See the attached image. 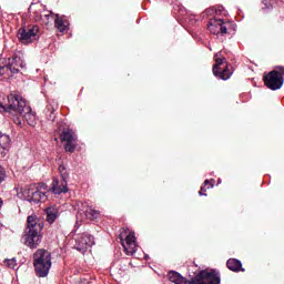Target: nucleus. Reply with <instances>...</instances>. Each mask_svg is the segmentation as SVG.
<instances>
[{
  "instance_id": "9d476101",
  "label": "nucleus",
  "mask_w": 284,
  "mask_h": 284,
  "mask_svg": "<svg viewBox=\"0 0 284 284\" xmlns=\"http://www.w3.org/2000/svg\"><path fill=\"white\" fill-rule=\"evenodd\" d=\"M26 62H23V55L21 53H18L14 55V58L9 59V63L6 67H0V72L3 74V72H12V74H17L19 72V68H24Z\"/></svg>"
},
{
  "instance_id": "5701e85b",
  "label": "nucleus",
  "mask_w": 284,
  "mask_h": 284,
  "mask_svg": "<svg viewBox=\"0 0 284 284\" xmlns=\"http://www.w3.org/2000/svg\"><path fill=\"white\" fill-rule=\"evenodd\" d=\"M204 187H206V190H212V187H214V180H205Z\"/></svg>"
},
{
  "instance_id": "f257e3e1",
  "label": "nucleus",
  "mask_w": 284,
  "mask_h": 284,
  "mask_svg": "<svg viewBox=\"0 0 284 284\" xmlns=\"http://www.w3.org/2000/svg\"><path fill=\"white\" fill-rule=\"evenodd\" d=\"M12 114V116H23L29 125H34L36 116L32 114V109L26 104L23 98L11 93L8 95V103H0V114Z\"/></svg>"
},
{
  "instance_id": "393cba45",
  "label": "nucleus",
  "mask_w": 284,
  "mask_h": 284,
  "mask_svg": "<svg viewBox=\"0 0 284 284\" xmlns=\"http://www.w3.org/2000/svg\"><path fill=\"white\" fill-rule=\"evenodd\" d=\"M206 186H201L199 194L200 196H207V194H205V192L207 191V189H205Z\"/></svg>"
},
{
  "instance_id": "cd10ccee",
  "label": "nucleus",
  "mask_w": 284,
  "mask_h": 284,
  "mask_svg": "<svg viewBox=\"0 0 284 284\" xmlns=\"http://www.w3.org/2000/svg\"><path fill=\"white\" fill-rule=\"evenodd\" d=\"M44 19H47V21H50V19H52L51 13H49V14H44Z\"/></svg>"
},
{
  "instance_id": "f8f14e48",
  "label": "nucleus",
  "mask_w": 284,
  "mask_h": 284,
  "mask_svg": "<svg viewBox=\"0 0 284 284\" xmlns=\"http://www.w3.org/2000/svg\"><path fill=\"white\" fill-rule=\"evenodd\" d=\"M75 241H77V245H78L77 250L79 252H85V250H88V247H92V245H94V236H92L88 233H83Z\"/></svg>"
},
{
  "instance_id": "a211bd4d",
  "label": "nucleus",
  "mask_w": 284,
  "mask_h": 284,
  "mask_svg": "<svg viewBox=\"0 0 284 284\" xmlns=\"http://www.w3.org/2000/svg\"><path fill=\"white\" fill-rule=\"evenodd\" d=\"M168 278L171 283L175 284H186L190 283L185 277H183L179 272L176 271H170L168 274Z\"/></svg>"
},
{
  "instance_id": "bb28decb",
  "label": "nucleus",
  "mask_w": 284,
  "mask_h": 284,
  "mask_svg": "<svg viewBox=\"0 0 284 284\" xmlns=\"http://www.w3.org/2000/svg\"><path fill=\"white\" fill-rule=\"evenodd\" d=\"M17 118L14 119V123H17V125H21V120L19 119V115H16Z\"/></svg>"
},
{
  "instance_id": "1a4fd4ad",
  "label": "nucleus",
  "mask_w": 284,
  "mask_h": 284,
  "mask_svg": "<svg viewBox=\"0 0 284 284\" xmlns=\"http://www.w3.org/2000/svg\"><path fill=\"white\" fill-rule=\"evenodd\" d=\"M60 141L64 144L65 152H74L77 150V135L72 129H65L60 134Z\"/></svg>"
},
{
  "instance_id": "c756f323",
  "label": "nucleus",
  "mask_w": 284,
  "mask_h": 284,
  "mask_svg": "<svg viewBox=\"0 0 284 284\" xmlns=\"http://www.w3.org/2000/svg\"><path fill=\"white\" fill-rule=\"evenodd\" d=\"M206 12H214V9H209Z\"/></svg>"
},
{
  "instance_id": "20e7f679",
  "label": "nucleus",
  "mask_w": 284,
  "mask_h": 284,
  "mask_svg": "<svg viewBox=\"0 0 284 284\" xmlns=\"http://www.w3.org/2000/svg\"><path fill=\"white\" fill-rule=\"evenodd\" d=\"M189 284H221V273L214 268L202 270L189 281Z\"/></svg>"
},
{
  "instance_id": "6e6552de",
  "label": "nucleus",
  "mask_w": 284,
  "mask_h": 284,
  "mask_svg": "<svg viewBox=\"0 0 284 284\" xmlns=\"http://www.w3.org/2000/svg\"><path fill=\"white\" fill-rule=\"evenodd\" d=\"M120 241L126 254L136 253V236L134 235V232L128 233V229H122Z\"/></svg>"
},
{
  "instance_id": "6ab92c4d",
  "label": "nucleus",
  "mask_w": 284,
  "mask_h": 284,
  "mask_svg": "<svg viewBox=\"0 0 284 284\" xmlns=\"http://www.w3.org/2000/svg\"><path fill=\"white\" fill-rule=\"evenodd\" d=\"M226 267H229L231 272H245V268H243V264L236 258L227 260Z\"/></svg>"
},
{
  "instance_id": "423d86ee",
  "label": "nucleus",
  "mask_w": 284,
  "mask_h": 284,
  "mask_svg": "<svg viewBox=\"0 0 284 284\" xmlns=\"http://www.w3.org/2000/svg\"><path fill=\"white\" fill-rule=\"evenodd\" d=\"M219 53L215 54V64L213 65V74L222 81H227L232 77V67L227 63L225 58H217Z\"/></svg>"
},
{
  "instance_id": "f03ea898",
  "label": "nucleus",
  "mask_w": 284,
  "mask_h": 284,
  "mask_svg": "<svg viewBox=\"0 0 284 284\" xmlns=\"http://www.w3.org/2000/svg\"><path fill=\"white\" fill-rule=\"evenodd\" d=\"M42 230L43 224L39 223L37 215H29L27 217V229L22 236L24 245L30 250H37V247L41 245V241L43 239V235H41Z\"/></svg>"
},
{
  "instance_id": "4be33fe9",
  "label": "nucleus",
  "mask_w": 284,
  "mask_h": 284,
  "mask_svg": "<svg viewBox=\"0 0 284 284\" xmlns=\"http://www.w3.org/2000/svg\"><path fill=\"white\" fill-rule=\"evenodd\" d=\"M58 170L62 181H68V179H70V174H68V169H65V165L61 164Z\"/></svg>"
},
{
  "instance_id": "aec40b11",
  "label": "nucleus",
  "mask_w": 284,
  "mask_h": 284,
  "mask_svg": "<svg viewBox=\"0 0 284 284\" xmlns=\"http://www.w3.org/2000/svg\"><path fill=\"white\" fill-rule=\"evenodd\" d=\"M47 212V222L52 224L59 219V209L57 206H50L45 210Z\"/></svg>"
},
{
  "instance_id": "9b49d317",
  "label": "nucleus",
  "mask_w": 284,
  "mask_h": 284,
  "mask_svg": "<svg viewBox=\"0 0 284 284\" xmlns=\"http://www.w3.org/2000/svg\"><path fill=\"white\" fill-rule=\"evenodd\" d=\"M211 34H227V27L222 19H211L207 24Z\"/></svg>"
},
{
  "instance_id": "2eb2a0df",
  "label": "nucleus",
  "mask_w": 284,
  "mask_h": 284,
  "mask_svg": "<svg viewBox=\"0 0 284 284\" xmlns=\"http://www.w3.org/2000/svg\"><path fill=\"white\" fill-rule=\"evenodd\" d=\"M81 207L82 209H79V212H84L87 219H90V221H95V219H99L101 215L100 211L92 209V206H88V204L81 203Z\"/></svg>"
},
{
  "instance_id": "39448f33",
  "label": "nucleus",
  "mask_w": 284,
  "mask_h": 284,
  "mask_svg": "<svg viewBox=\"0 0 284 284\" xmlns=\"http://www.w3.org/2000/svg\"><path fill=\"white\" fill-rule=\"evenodd\" d=\"M284 67H277V70H273L264 75V85L268 88V90H281L284 83Z\"/></svg>"
},
{
  "instance_id": "7ed1b4c3",
  "label": "nucleus",
  "mask_w": 284,
  "mask_h": 284,
  "mask_svg": "<svg viewBox=\"0 0 284 284\" xmlns=\"http://www.w3.org/2000/svg\"><path fill=\"white\" fill-rule=\"evenodd\" d=\"M33 267L36 276L45 278L52 267V254L45 248L37 250L33 254Z\"/></svg>"
},
{
  "instance_id": "a878e982",
  "label": "nucleus",
  "mask_w": 284,
  "mask_h": 284,
  "mask_svg": "<svg viewBox=\"0 0 284 284\" xmlns=\"http://www.w3.org/2000/svg\"><path fill=\"white\" fill-rule=\"evenodd\" d=\"M7 265H9L10 267H14L17 265V261L16 260H8Z\"/></svg>"
},
{
  "instance_id": "ddd939ff",
  "label": "nucleus",
  "mask_w": 284,
  "mask_h": 284,
  "mask_svg": "<svg viewBox=\"0 0 284 284\" xmlns=\"http://www.w3.org/2000/svg\"><path fill=\"white\" fill-rule=\"evenodd\" d=\"M26 199L27 201H29V203H45V201H48V195L45 194V192H42L40 190L34 191L32 189H29Z\"/></svg>"
},
{
  "instance_id": "4468645a",
  "label": "nucleus",
  "mask_w": 284,
  "mask_h": 284,
  "mask_svg": "<svg viewBox=\"0 0 284 284\" xmlns=\"http://www.w3.org/2000/svg\"><path fill=\"white\" fill-rule=\"evenodd\" d=\"M51 192L53 194H65L68 193V180H62L59 182V180L54 179L51 186Z\"/></svg>"
},
{
  "instance_id": "b1692460",
  "label": "nucleus",
  "mask_w": 284,
  "mask_h": 284,
  "mask_svg": "<svg viewBox=\"0 0 284 284\" xmlns=\"http://www.w3.org/2000/svg\"><path fill=\"white\" fill-rule=\"evenodd\" d=\"M6 169L0 165V184L3 183V181H6Z\"/></svg>"
},
{
  "instance_id": "f3484780",
  "label": "nucleus",
  "mask_w": 284,
  "mask_h": 284,
  "mask_svg": "<svg viewBox=\"0 0 284 284\" xmlns=\"http://www.w3.org/2000/svg\"><path fill=\"white\" fill-rule=\"evenodd\" d=\"M57 110H59V103L52 101L47 105V119L48 121H55L57 119Z\"/></svg>"
},
{
  "instance_id": "0eeeda50",
  "label": "nucleus",
  "mask_w": 284,
  "mask_h": 284,
  "mask_svg": "<svg viewBox=\"0 0 284 284\" xmlns=\"http://www.w3.org/2000/svg\"><path fill=\"white\" fill-rule=\"evenodd\" d=\"M39 34V26H28L22 27L18 30V39L20 43H23V45H29V43H34Z\"/></svg>"
},
{
  "instance_id": "dca6fc26",
  "label": "nucleus",
  "mask_w": 284,
  "mask_h": 284,
  "mask_svg": "<svg viewBox=\"0 0 284 284\" xmlns=\"http://www.w3.org/2000/svg\"><path fill=\"white\" fill-rule=\"evenodd\" d=\"M54 23L59 32H68V30H70V21H68L64 17L57 14Z\"/></svg>"
},
{
  "instance_id": "c85d7f7f",
  "label": "nucleus",
  "mask_w": 284,
  "mask_h": 284,
  "mask_svg": "<svg viewBox=\"0 0 284 284\" xmlns=\"http://www.w3.org/2000/svg\"><path fill=\"white\" fill-rule=\"evenodd\" d=\"M3 206V201L0 199V210Z\"/></svg>"
},
{
  "instance_id": "412c9836",
  "label": "nucleus",
  "mask_w": 284,
  "mask_h": 284,
  "mask_svg": "<svg viewBox=\"0 0 284 284\" xmlns=\"http://www.w3.org/2000/svg\"><path fill=\"white\" fill-rule=\"evenodd\" d=\"M10 141V135L0 133V150H8Z\"/></svg>"
}]
</instances>
